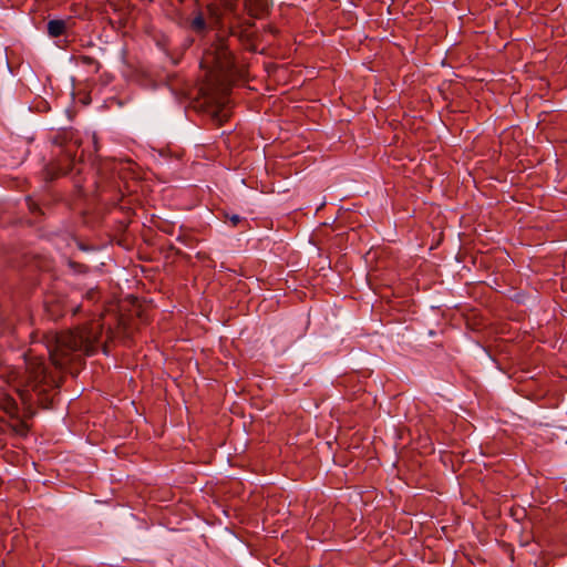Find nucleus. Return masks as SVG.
<instances>
[{"instance_id": "obj_3", "label": "nucleus", "mask_w": 567, "mask_h": 567, "mask_svg": "<svg viewBox=\"0 0 567 567\" xmlns=\"http://www.w3.org/2000/svg\"><path fill=\"white\" fill-rule=\"evenodd\" d=\"M202 69L207 70V75L213 81L224 83L235 74V56L229 50L228 38L218 34L216 40L205 50Z\"/></svg>"}, {"instance_id": "obj_6", "label": "nucleus", "mask_w": 567, "mask_h": 567, "mask_svg": "<svg viewBox=\"0 0 567 567\" xmlns=\"http://www.w3.org/2000/svg\"><path fill=\"white\" fill-rule=\"evenodd\" d=\"M82 306L66 307L65 302L58 298H49L45 301V311L52 320H58L64 316L68 310H71L73 315H76L81 310Z\"/></svg>"}, {"instance_id": "obj_12", "label": "nucleus", "mask_w": 567, "mask_h": 567, "mask_svg": "<svg viewBox=\"0 0 567 567\" xmlns=\"http://www.w3.org/2000/svg\"><path fill=\"white\" fill-rule=\"evenodd\" d=\"M100 291L96 288H91L86 291L84 299L94 303L100 299Z\"/></svg>"}, {"instance_id": "obj_1", "label": "nucleus", "mask_w": 567, "mask_h": 567, "mask_svg": "<svg viewBox=\"0 0 567 567\" xmlns=\"http://www.w3.org/2000/svg\"><path fill=\"white\" fill-rule=\"evenodd\" d=\"M102 317L91 320L72 330L49 332L44 334V343L52 363L60 369L71 362L81 361L84 355H92L100 348L107 353V340L111 330L104 339Z\"/></svg>"}, {"instance_id": "obj_4", "label": "nucleus", "mask_w": 567, "mask_h": 567, "mask_svg": "<svg viewBox=\"0 0 567 567\" xmlns=\"http://www.w3.org/2000/svg\"><path fill=\"white\" fill-rule=\"evenodd\" d=\"M126 164H130L127 161ZM125 163L122 161H105L103 162L97 169V181L95 182L96 192L100 194H105L107 192L116 190L118 194H122L118 179L122 178V171L124 169ZM121 197H116L117 200H121Z\"/></svg>"}, {"instance_id": "obj_13", "label": "nucleus", "mask_w": 567, "mask_h": 567, "mask_svg": "<svg viewBox=\"0 0 567 567\" xmlns=\"http://www.w3.org/2000/svg\"><path fill=\"white\" fill-rule=\"evenodd\" d=\"M225 220L229 221L233 227H236L240 224L243 218L237 214H225Z\"/></svg>"}, {"instance_id": "obj_18", "label": "nucleus", "mask_w": 567, "mask_h": 567, "mask_svg": "<svg viewBox=\"0 0 567 567\" xmlns=\"http://www.w3.org/2000/svg\"><path fill=\"white\" fill-rule=\"evenodd\" d=\"M27 392H28L27 390H22L19 392L22 400H27Z\"/></svg>"}, {"instance_id": "obj_8", "label": "nucleus", "mask_w": 567, "mask_h": 567, "mask_svg": "<svg viewBox=\"0 0 567 567\" xmlns=\"http://www.w3.org/2000/svg\"><path fill=\"white\" fill-rule=\"evenodd\" d=\"M189 29L196 34H203L207 31V21L202 11L194 12V17L188 21Z\"/></svg>"}, {"instance_id": "obj_17", "label": "nucleus", "mask_w": 567, "mask_h": 567, "mask_svg": "<svg viewBox=\"0 0 567 567\" xmlns=\"http://www.w3.org/2000/svg\"><path fill=\"white\" fill-rule=\"evenodd\" d=\"M206 10L207 12L209 13L210 17H217V8L213 4H208L206 7Z\"/></svg>"}, {"instance_id": "obj_2", "label": "nucleus", "mask_w": 567, "mask_h": 567, "mask_svg": "<svg viewBox=\"0 0 567 567\" xmlns=\"http://www.w3.org/2000/svg\"><path fill=\"white\" fill-rule=\"evenodd\" d=\"M52 143L58 150L54 152L55 157L44 166V179L52 182L73 171L80 173L81 169L78 167L75 157L81 142L74 137L73 131L62 130L56 132L52 137Z\"/></svg>"}, {"instance_id": "obj_11", "label": "nucleus", "mask_w": 567, "mask_h": 567, "mask_svg": "<svg viewBox=\"0 0 567 567\" xmlns=\"http://www.w3.org/2000/svg\"><path fill=\"white\" fill-rule=\"evenodd\" d=\"M25 202H27L28 208H29L31 214H33V215H41L42 214L38 203H35L32 197L28 196L25 198Z\"/></svg>"}, {"instance_id": "obj_7", "label": "nucleus", "mask_w": 567, "mask_h": 567, "mask_svg": "<svg viewBox=\"0 0 567 567\" xmlns=\"http://www.w3.org/2000/svg\"><path fill=\"white\" fill-rule=\"evenodd\" d=\"M247 12L252 18H260L267 10V0H245Z\"/></svg>"}, {"instance_id": "obj_15", "label": "nucleus", "mask_w": 567, "mask_h": 567, "mask_svg": "<svg viewBox=\"0 0 567 567\" xmlns=\"http://www.w3.org/2000/svg\"><path fill=\"white\" fill-rule=\"evenodd\" d=\"M80 60L85 65H92V64L99 65V62L95 59H93L92 56H89V55H82L80 58Z\"/></svg>"}, {"instance_id": "obj_5", "label": "nucleus", "mask_w": 567, "mask_h": 567, "mask_svg": "<svg viewBox=\"0 0 567 567\" xmlns=\"http://www.w3.org/2000/svg\"><path fill=\"white\" fill-rule=\"evenodd\" d=\"M27 385L33 391L38 390L40 384L47 379V368L42 357H25Z\"/></svg>"}, {"instance_id": "obj_10", "label": "nucleus", "mask_w": 567, "mask_h": 567, "mask_svg": "<svg viewBox=\"0 0 567 567\" xmlns=\"http://www.w3.org/2000/svg\"><path fill=\"white\" fill-rule=\"evenodd\" d=\"M2 408L11 416L16 415L18 412L17 402L12 398L3 399Z\"/></svg>"}, {"instance_id": "obj_14", "label": "nucleus", "mask_w": 567, "mask_h": 567, "mask_svg": "<svg viewBox=\"0 0 567 567\" xmlns=\"http://www.w3.org/2000/svg\"><path fill=\"white\" fill-rule=\"evenodd\" d=\"M14 431L20 434V435H27V433L29 432V427L28 425L20 421L16 426H14Z\"/></svg>"}, {"instance_id": "obj_16", "label": "nucleus", "mask_w": 567, "mask_h": 567, "mask_svg": "<svg viewBox=\"0 0 567 567\" xmlns=\"http://www.w3.org/2000/svg\"><path fill=\"white\" fill-rule=\"evenodd\" d=\"M70 266H71L74 270L80 271V272L85 271V268H86L84 265L76 264V262H73V261H71V262H70Z\"/></svg>"}, {"instance_id": "obj_9", "label": "nucleus", "mask_w": 567, "mask_h": 567, "mask_svg": "<svg viewBox=\"0 0 567 567\" xmlns=\"http://www.w3.org/2000/svg\"><path fill=\"white\" fill-rule=\"evenodd\" d=\"M66 22L64 20L54 19L48 22V33L51 38H58L64 34Z\"/></svg>"}]
</instances>
